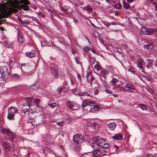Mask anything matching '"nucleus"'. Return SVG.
Masks as SVG:
<instances>
[{"label":"nucleus","mask_w":157,"mask_h":157,"mask_svg":"<svg viewBox=\"0 0 157 157\" xmlns=\"http://www.w3.org/2000/svg\"><path fill=\"white\" fill-rule=\"evenodd\" d=\"M9 137L10 139L13 140L15 138V134L13 133L10 131L9 134L7 135Z\"/></svg>","instance_id":"nucleus-23"},{"label":"nucleus","mask_w":157,"mask_h":157,"mask_svg":"<svg viewBox=\"0 0 157 157\" xmlns=\"http://www.w3.org/2000/svg\"><path fill=\"white\" fill-rule=\"evenodd\" d=\"M34 53V51H33L31 52H26V54L27 56L29 57V58H32L35 56Z\"/></svg>","instance_id":"nucleus-22"},{"label":"nucleus","mask_w":157,"mask_h":157,"mask_svg":"<svg viewBox=\"0 0 157 157\" xmlns=\"http://www.w3.org/2000/svg\"><path fill=\"white\" fill-rule=\"evenodd\" d=\"M83 50L86 52H87L90 50L89 47L87 46H86L83 48Z\"/></svg>","instance_id":"nucleus-47"},{"label":"nucleus","mask_w":157,"mask_h":157,"mask_svg":"<svg viewBox=\"0 0 157 157\" xmlns=\"http://www.w3.org/2000/svg\"><path fill=\"white\" fill-rule=\"evenodd\" d=\"M94 67L95 69H96L98 71H99L101 69L100 67L98 64H96L94 66Z\"/></svg>","instance_id":"nucleus-42"},{"label":"nucleus","mask_w":157,"mask_h":157,"mask_svg":"<svg viewBox=\"0 0 157 157\" xmlns=\"http://www.w3.org/2000/svg\"><path fill=\"white\" fill-rule=\"evenodd\" d=\"M150 1L153 4H156L157 3V0H150Z\"/></svg>","instance_id":"nucleus-56"},{"label":"nucleus","mask_w":157,"mask_h":157,"mask_svg":"<svg viewBox=\"0 0 157 157\" xmlns=\"http://www.w3.org/2000/svg\"><path fill=\"white\" fill-rule=\"evenodd\" d=\"M105 92L107 94H111V91L108 89H106L105 91Z\"/></svg>","instance_id":"nucleus-57"},{"label":"nucleus","mask_w":157,"mask_h":157,"mask_svg":"<svg viewBox=\"0 0 157 157\" xmlns=\"http://www.w3.org/2000/svg\"><path fill=\"white\" fill-rule=\"evenodd\" d=\"M18 41L20 43H21L24 40V37L21 35H19L18 36Z\"/></svg>","instance_id":"nucleus-32"},{"label":"nucleus","mask_w":157,"mask_h":157,"mask_svg":"<svg viewBox=\"0 0 157 157\" xmlns=\"http://www.w3.org/2000/svg\"><path fill=\"white\" fill-rule=\"evenodd\" d=\"M90 50L93 53L97 55H98L99 54L98 53H97L95 49H94V48L91 49H90Z\"/></svg>","instance_id":"nucleus-51"},{"label":"nucleus","mask_w":157,"mask_h":157,"mask_svg":"<svg viewBox=\"0 0 157 157\" xmlns=\"http://www.w3.org/2000/svg\"><path fill=\"white\" fill-rule=\"evenodd\" d=\"M81 106L83 109L86 107L87 108V102L85 100H83Z\"/></svg>","instance_id":"nucleus-29"},{"label":"nucleus","mask_w":157,"mask_h":157,"mask_svg":"<svg viewBox=\"0 0 157 157\" xmlns=\"http://www.w3.org/2000/svg\"><path fill=\"white\" fill-rule=\"evenodd\" d=\"M10 130L8 129L2 128L1 130V133L2 134H6L7 135L9 134Z\"/></svg>","instance_id":"nucleus-26"},{"label":"nucleus","mask_w":157,"mask_h":157,"mask_svg":"<svg viewBox=\"0 0 157 157\" xmlns=\"http://www.w3.org/2000/svg\"><path fill=\"white\" fill-rule=\"evenodd\" d=\"M140 108L142 110H146L147 109V107L144 104H140Z\"/></svg>","instance_id":"nucleus-39"},{"label":"nucleus","mask_w":157,"mask_h":157,"mask_svg":"<svg viewBox=\"0 0 157 157\" xmlns=\"http://www.w3.org/2000/svg\"><path fill=\"white\" fill-rule=\"evenodd\" d=\"M94 79V78L93 77L92 75H91L90 78V80L92 82Z\"/></svg>","instance_id":"nucleus-59"},{"label":"nucleus","mask_w":157,"mask_h":157,"mask_svg":"<svg viewBox=\"0 0 157 157\" xmlns=\"http://www.w3.org/2000/svg\"><path fill=\"white\" fill-rule=\"evenodd\" d=\"M62 90L63 89L62 87L61 86H59L57 88V91L59 94V95L60 94V93Z\"/></svg>","instance_id":"nucleus-43"},{"label":"nucleus","mask_w":157,"mask_h":157,"mask_svg":"<svg viewBox=\"0 0 157 157\" xmlns=\"http://www.w3.org/2000/svg\"><path fill=\"white\" fill-rule=\"evenodd\" d=\"M84 9L89 12L91 13L93 12V8L91 6L88 5L84 7Z\"/></svg>","instance_id":"nucleus-19"},{"label":"nucleus","mask_w":157,"mask_h":157,"mask_svg":"<svg viewBox=\"0 0 157 157\" xmlns=\"http://www.w3.org/2000/svg\"><path fill=\"white\" fill-rule=\"evenodd\" d=\"M33 97H28L26 98V104H25V105H27V107L29 108H30V105L32 100L33 99Z\"/></svg>","instance_id":"nucleus-15"},{"label":"nucleus","mask_w":157,"mask_h":157,"mask_svg":"<svg viewBox=\"0 0 157 157\" xmlns=\"http://www.w3.org/2000/svg\"><path fill=\"white\" fill-rule=\"evenodd\" d=\"M73 140L74 142L77 144H78L83 142L82 138L81 136H79L78 134L74 135L73 136Z\"/></svg>","instance_id":"nucleus-9"},{"label":"nucleus","mask_w":157,"mask_h":157,"mask_svg":"<svg viewBox=\"0 0 157 157\" xmlns=\"http://www.w3.org/2000/svg\"><path fill=\"white\" fill-rule=\"evenodd\" d=\"M0 74L1 75V78L4 81L6 80L9 77L10 74L6 66H0Z\"/></svg>","instance_id":"nucleus-3"},{"label":"nucleus","mask_w":157,"mask_h":157,"mask_svg":"<svg viewBox=\"0 0 157 157\" xmlns=\"http://www.w3.org/2000/svg\"><path fill=\"white\" fill-rule=\"evenodd\" d=\"M33 111H32V112H31L29 114V121L30 122V121H33V122L34 120H35L36 118L35 115L34 114V113H33Z\"/></svg>","instance_id":"nucleus-16"},{"label":"nucleus","mask_w":157,"mask_h":157,"mask_svg":"<svg viewBox=\"0 0 157 157\" xmlns=\"http://www.w3.org/2000/svg\"><path fill=\"white\" fill-rule=\"evenodd\" d=\"M4 46L7 48H12L13 47L12 43L11 42H10L8 41H5L4 42Z\"/></svg>","instance_id":"nucleus-20"},{"label":"nucleus","mask_w":157,"mask_h":157,"mask_svg":"<svg viewBox=\"0 0 157 157\" xmlns=\"http://www.w3.org/2000/svg\"><path fill=\"white\" fill-rule=\"evenodd\" d=\"M118 82V80L116 78H113L112 80H111V82H112L113 83H116Z\"/></svg>","instance_id":"nucleus-49"},{"label":"nucleus","mask_w":157,"mask_h":157,"mask_svg":"<svg viewBox=\"0 0 157 157\" xmlns=\"http://www.w3.org/2000/svg\"><path fill=\"white\" fill-rule=\"evenodd\" d=\"M101 22L105 26L107 27L109 26V22H108L106 21H101Z\"/></svg>","instance_id":"nucleus-45"},{"label":"nucleus","mask_w":157,"mask_h":157,"mask_svg":"<svg viewBox=\"0 0 157 157\" xmlns=\"http://www.w3.org/2000/svg\"><path fill=\"white\" fill-rule=\"evenodd\" d=\"M17 109L16 107H11L9 109L8 112V116L7 118L10 120H13L14 119V114L17 112Z\"/></svg>","instance_id":"nucleus-6"},{"label":"nucleus","mask_w":157,"mask_h":157,"mask_svg":"<svg viewBox=\"0 0 157 157\" xmlns=\"http://www.w3.org/2000/svg\"><path fill=\"white\" fill-rule=\"evenodd\" d=\"M32 20L33 21H35V22H36V23H37V19L35 18H34L33 17H32Z\"/></svg>","instance_id":"nucleus-62"},{"label":"nucleus","mask_w":157,"mask_h":157,"mask_svg":"<svg viewBox=\"0 0 157 157\" xmlns=\"http://www.w3.org/2000/svg\"><path fill=\"white\" fill-rule=\"evenodd\" d=\"M113 149L115 150V151H116L118 148V147L116 145H115L113 147Z\"/></svg>","instance_id":"nucleus-63"},{"label":"nucleus","mask_w":157,"mask_h":157,"mask_svg":"<svg viewBox=\"0 0 157 157\" xmlns=\"http://www.w3.org/2000/svg\"><path fill=\"white\" fill-rule=\"evenodd\" d=\"M109 73V71L106 70H101L100 72V76L104 77L105 78V77L104 76Z\"/></svg>","instance_id":"nucleus-21"},{"label":"nucleus","mask_w":157,"mask_h":157,"mask_svg":"<svg viewBox=\"0 0 157 157\" xmlns=\"http://www.w3.org/2000/svg\"><path fill=\"white\" fill-rule=\"evenodd\" d=\"M127 87H128V91L129 90H135V88L134 86L132 85H130L128 84H126Z\"/></svg>","instance_id":"nucleus-31"},{"label":"nucleus","mask_w":157,"mask_h":157,"mask_svg":"<svg viewBox=\"0 0 157 157\" xmlns=\"http://www.w3.org/2000/svg\"><path fill=\"white\" fill-rule=\"evenodd\" d=\"M10 2H7L8 10H10V8L13 5L17 4V0H9Z\"/></svg>","instance_id":"nucleus-13"},{"label":"nucleus","mask_w":157,"mask_h":157,"mask_svg":"<svg viewBox=\"0 0 157 157\" xmlns=\"http://www.w3.org/2000/svg\"><path fill=\"white\" fill-rule=\"evenodd\" d=\"M108 126L109 130L113 131L116 127V124L115 122L110 123L108 124Z\"/></svg>","instance_id":"nucleus-14"},{"label":"nucleus","mask_w":157,"mask_h":157,"mask_svg":"<svg viewBox=\"0 0 157 157\" xmlns=\"http://www.w3.org/2000/svg\"><path fill=\"white\" fill-rule=\"evenodd\" d=\"M12 76L16 78H18L20 77V75L17 74H14L12 75Z\"/></svg>","instance_id":"nucleus-48"},{"label":"nucleus","mask_w":157,"mask_h":157,"mask_svg":"<svg viewBox=\"0 0 157 157\" xmlns=\"http://www.w3.org/2000/svg\"><path fill=\"white\" fill-rule=\"evenodd\" d=\"M69 8V7L67 6H64L63 7L61 8L60 9L62 12H65L67 11Z\"/></svg>","instance_id":"nucleus-36"},{"label":"nucleus","mask_w":157,"mask_h":157,"mask_svg":"<svg viewBox=\"0 0 157 157\" xmlns=\"http://www.w3.org/2000/svg\"><path fill=\"white\" fill-rule=\"evenodd\" d=\"M100 108V106L98 105H94L93 107L90 108V109L87 110L89 112H90L92 109H95V111L98 110Z\"/></svg>","instance_id":"nucleus-27"},{"label":"nucleus","mask_w":157,"mask_h":157,"mask_svg":"<svg viewBox=\"0 0 157 157\" xmlns=\"http://www.w3.org/2000/svg\"><path fill=\"white\" fill-rule=\"evenodd\" d=\"M30 108L27 107V106L26 105H25L21 109V111L22 112L24 113H25L27 112L28 110Z\"/></svg>","instance_id":"nucleus-28"},{"label":"nucleus","mask_w":157,"mask_h":157,"mask_svg":"<svg viewBox=\"0 0 157 157\" xmlns=\"http://www.w3.org/2000/svg\"><path fill=\"white\" fill-rule=\"evenodd\" d=\"M37 14L39 16L41 17L42 18H44L45 17V16L43 13H42L40 11Z\"/></svg>","instance_id":"nucleus-44"},{"label":"nucleus","mask_w":157,"mask_h":157,"mask_svg":"<svg viewBox=\"0 0 157 157\" xmlns=\"http://www.w3.org/2000/svg\"><path fill=\"white\" fill-rule=\"evenodd\" d=\"M78 95L80 96H90V95L89 94L86 92L80 93L78 94Z\"/></svg>","instance_id":"nucleus-38"},{"label":"nucleus","mask_w":157,"mask_h":157,"mask_svg":"<svg viewBox=\"0 0 157 157\" xmlns=\"http://www.w3.org/2000/svg\"><path fill=\"white\" fill-rule=\"evenodd\" d=\"M2 4H0V19L7 18L11 14L10 10H8L7 2L9 0H2Z\"/></svg>","instance_id":"nucleus-2"},{"label":"nucleus","mask_w":157,"mask_h":157,"mask_svg":"<svg viewBox=\"0 0 157 157\" xmlns=\"http://www.w3.org/2000/svg\"><path fill=\"white\" fill-rule=\"evenodd\" d=\"M155 31V29H148L145 27H143L140 30V32L142 34L146 35H151Z\"/></svg>","instance_id":"nucleus-8"},{"label":"nucleus","mask_w":157,"mask_h":157,"mask_svg":"<svg viewBox=\"0 0 157 157\" xmlns=\"http://www.w3.org/2000/svg\"><path fill=\"white\" fill-rule=\"evenodd\" d=\"M33 101L35 103H39L40 102V100L39 99L35 98V99H34Z\"/></svg>","instance_id":"nucleus-52"},{"label":"nucleus","mask_w":157,"mask_h":157,"mask_svg":"<svg viewBox=\"0 0 157 157\" xmlns=\"http://www.w3.org/2000/svg\"><path fill=\"white\" fill-rule=\"evenodd\" d=\"M123 4L124 7L126 9H129L130 7V6L128 4L126 3L125 1H123Z\"/></svg>","instance_id":"nucleus-30"},{"label":"nucleus","mask_w":157,"mask_h":157,"mask_svg":"<svg viewBox=\"0 0 157 157\" xmlns=\"http://www.w3.org/2000/svg\"><path fill=\"white\" fill-rule=\"evenodd\" d=\"M153 47V44L152 43H148L147 44L144 45V48H145L149 50L150 49H152Z\"/></svg>","instance_id":"nucleus-25"},{"label":"nucleus","mask_w":157,"mask_h":157,"mask_svg":"<svg viewBox=\"0 0 157 157\" xmlns=\"http://www.w3.org/2000/svg\"><path fill=\"white\" fill-rule=\"evenodd\" d=\"M43 151L45 154H48L50 152V149L47 147H44Z\"/></svg>","instance_id":"nucleus-34"},{"label":"nucleus","mask_w":157,"mask_h":157,"mask_svg":"<svg viewBox=\"0 0 157 157\" xmlns=\"http://www.w3.org/2000/svg\"><path fill=\"white\" fill-rule=\"evenodd\" d=\"M18 20L19 21V22L22 25H25V24H29V22L28 21H22L21 19L18 18Z\"/></svg>","instance_id":"nucleus-37"},{"label":"nucleus","mask_w":157,"mask_h":157,"mask_svg":"<svg viewBox=\"0 0 157 157\" xmlns=\"http://www.w3.org/2000/svg\"><path fill=\"white\" fill-rule=\"evenodd\" d=\"M147 91L149 93L152 94L153 92V91L149 87H147L146 89Z\"/></svg>","instance_id":"nucleus-46"},{"label":"nucleus","mask_w":157,"mask_h":157,"mask_svg":"<svg viewBox=\"0 0 157 157\" xmlns=\"http://www.w3.org/2000/svg\"><path fill=\"white\" fill-rule=\"evenodd\" d=\"M51 71L53 75L56 77L58 74V71L56 66L55 64H52L51 66Z\"/></svg>","instance_id":"nucleus-10"},{"label":"nucleus","mask_w":157,"mask_h":157,"mask_svg":"<svg viewBox=\"0 0 157 157\" xmlns=\"http://www.w3.org/2000/svg\"><path fill=\"white\" fill-rule=\"evenodd\" d=\"M146 61L147 62V64L146 65V67L148 68H149L150 67L152 66V63L153 62V59H147L146 60Z\"/></svg>","instance_id":"nucleus-24"},{"label":"nucleus","mask_w":157,"mask_h":157,"mask_svg":"<svg viewBox=\"0 0 157 157\" xmlns=\"http://www.w3.org/2000/svg\"><path fill=\"white\" fill-rule=\"evenodd\" d=\"M57 124L59 126H62L63 124V121H60L57 122Z\"/></svg>","instance_id":"nucleus-55"},{"label":"nucleus","mask_w":157,"mask_h":157,"mask_svg":"<svg viewBox=\"0 0 157 157\" xmlns=\"http://www.w3.org/2000/svg\"><path fill=\"white\" fill-rule=\"evenodd\" d=\"M91 146L93 148L96 157L105 154L106 149L109 147V144L107 143L104 138L97 136L94 137L92 140Z\"/></svg>","instance_id":"nucleus-1"},{"label":"nucleus","mask_w":157,"mask_h":157,"mask_svg":"<svg viewBox=\"0 0 157 157\" xmlns=\"http://www.w3.org/2000/svg\"><path fill=\"white\" fill-rule=\"evenodd\" d=\"M73 19L74 20V21L75 22V24H76L77 22H78V20H77L75 18L73 17Z\"/></svg>","instance_id":"nucleus-61"},{"label":"nucleus","mask_w":157,"mask_h":157,"mask_svg":"<svg viewBox=\"0 0 157 157\" xmlns=\"http://www.w3.org/2000/svg\"><path fill=\"white\" fill-rule=\"evenodd\" d=\"M5 147L8 149H10L11 147L10 144L7 142H5L3 144Z\"/></svg>","instance_id":"nucleus-33"},{"label":"nucleus","mask_w":157,"mask_h":157,"mask_svg":"<svg viewBox=\"0 0 157 157\" xmlns=\"http://www.w3.org/2000/svg\"><path fill=\"white\" fill-rule=\"evenodd\" d=\"M41 45L42 46H44L46 45V43L45 42L43 41L41 42Z\"/></svg>","instance_id":"nucleus-60"},{"label":"nucleus","mask_w":157,"mask_h":157,"mask_svg":"<svg viewBox=\"0 0 157 157\" xmlns=\"http://www.w3.org/2000/svg\"><path fill=\"white\" fill-rule=\"evenodd\" d=\"M67 106L71 109L76 110L80 107V105L72 101H68L67 103Z\"/></svg>","instance_id":"nucleus-7"},{"label":"nucleus","mask_w":157,"mask_h":157,"mask_svg":"<svg viewBox=\"0 0 157 157\" xmlns=\"http://www.w3.org/2000/svg\"><path fill=\"white\" fill-rule=\"evenodd\" d=\"M91 73H88L86 74V77L87 79H88L89 78V76H90V75H91Z\"/></svg>","instance_id":"nucleus-64"},{"label":"nucleus","mask_w":157,"mask_h":157,"mask_svg":"<svg viewBox=\"0 0 157 157\" xmlns=\"http://www.w3.org/2000/svg\"><path fill=\"white\" fill-rule=\"evenodd\" d=\"M113 138L116 140H122L123 138V136L121 134H117L112 137Z\"/></svg>","instance_id":"nucleus-17"},{"label":"nucleus","mask_w":157,"mask_h":157,"mask_svg":"<svg viewBox=\"0 0 157 157\" xmlns=\"http://www.w3.org/2000/svg\"><path fill=\"white\" fill-rule=\"evenodd\" d=\"M47 10L49 12H50V14L51 16H52V15L51 14V13H52L54 12V11L53 10H51L50 9H48Z\"/></svg>","instance_id":"nucleus-58"},{"label":"nucleus","mask_w":157,"mask_h":157,"mask_svg":"<svg viewBox=\"0 0 157 157\" xmlns=\"http://www.w3.org/2000/svg\"><path fill=\"white\" fill-rule=\"evenodd\" d=\"M82 157H96L94 152L92 151L84 153L82 155Z\"/></svg>","instance_id":"nucleus-12"},{"label":"nucleus","mask_w":157,"mask_h":157,"mask_svg":"<svg viewBox=\"0 0 157 157\" xmlns=\"http://www.w3.org/2000/svg\"><path fill=\"white\" fill-rule=\"evenodd\" d=\"M39 88L38 86L37 85L33 84L30 86V88L32 89L36 90Z\"/></svg>","instance_id":"nucleus-35"},{"label":"nucleus","mask_w":157,"mask_h":157,"mask_svg":"<svg viewBox=\"0 0 157 157\" xmlns=\"http://www.w3.org/2000/svg\"><path fill=\"white\" fill-rule=\"evenodd\" d=\"M87 125L90 126H92L96 129H98L99 127L98 124L94 121H91L88 122L87 123Z\"/></svg>","instance_id":"nucleus-11"},{"label":"nucleus","mask_w":157,"mask_h":157,"mask_svg":"<svg viewBox=\"0 0 157 157\" xmlns=\"http://www.w3.org/2000/svg\"><path fill=\"white\" fill-rule=\"evenodd\" d=\"M48 105L51 107L54 108L56 105V104L55 103H51L48 104Z\"/></svg>","instance_id":"nucleus-41"},{"label":"nucleus","mask_w":157,"mask_h":157,"mask_svg":"<svg viewBox=\"0 0 157 157\" xmlns=\"http://www.w3.org/2000/svg\"><path fill=\"white\" fill-rule=\"evenodd\" d=\"M21 3H24L23 5H17L16 6V8L19 10H21V9L24 10H27L29 9V6L26 5H30V2L28 0H23L20 1Z\"/></svg>","instance_id":"nucleus-5"},{"label":"nucleus","mask_w":157,"mask_h":157,"mask_svg":"<svg viewBox=\"0 0 157 157\" xmlns=\"http://www.w3.org/2000/svg\"><path fill=\"white\" fill-rule=\"evenodd\" d=\"M121 5L119 4H116L115 5V7L117 9H119L121 7Z\"/></svg>","instance_id":"nucleus-53"},{"label":"nucleus","mask_w":157,"mask_h":157,"mask_svg":"<svg viewBox=\"0 0 157 157\" xmlns=\"http://www.w3.org/2000/svg\"><path fill=\"white\" fill-rule=\"evenodd\" d=\"M99 93L98 90L97 89H96L94 91V95H97Z\"/></svg>","instance_id":"nucleus-54"},{"label":"nucleus","mask_w":157,"mask_h":157,"mask_svg":"<svg viewBox=\"0 0 157 157\" xmlns=\"http://www.w3.org/2000/svg\"><path fill=\"white\" fill-rule=\"evenodd\" d=\"M122 88L123 91H128V87H127L126 85L125 86V87H122Z\"/></svg>","instance_id":"nucleus-50"},{"label":"nucleus","mask_w":157,"mask_h":157,"mask_svg":"<svg viewBox=\"0 0 157 157\" xmlns=\"http://www.w3.org/2000/svg\"><path fill=\"white\" fill-rule=\"evenodd\" d=\"M45 121V117L42 115H40L36 117L33 122V121H30V123L33 125L34 124L37 125H42L44 124Z\"/></svg>","instance_id":"nucleus-4"},{"label":"nucleus","mask_w":157,"mask_h":157,"mask_svg":"<svg viewBox=\"0 0 157 157\" xmlns=\"http://www.w3.org/2000/svg\"><path fill=\"white\" fill-rule=\"evenodd\" d=\"M94 103L92 101H90L89 104H88L87 108L89 109V110L90 109V108H92L93 106Z\"/></svg>","instance_id":"nucleus-40"},{"label":"nucleus","mask_w":157,"mask_h":157,"mask_svg":"<svg viewBox=\"0 0 157 157\" xmlns=\"http://www.w3.org/2000/svg\"><path fill=\"white\" fill-rule=\"evenodd\" d=\"M137 61H138V65H137V66L140 69L142 68L143 67V66H142L143 59H142L140 57H139L138 58V59L137 60Z\"/></svg>","instance_id":"nucleus-18"}]
</instances>
